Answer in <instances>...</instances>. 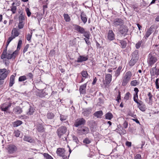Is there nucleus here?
I'll list each match as a JSON object with an SVG mask.
<instances>
[{
	"label": "nucleus",
	"instance_id": "f257e3e1",
	"mask_svg": "<svg viewBox=\"0 0 159 159\" xmlns=\"http://www.w3.org/2000/svg\"><path fill=\"white\" fill-rule=\"evenodd\" d=\"M132 76L131 71H129L125 72L122 78V85L123 86H126L131 79Z\"/></svg>",
	"mask_w": 159,
	"mask_h": 159
},
{
	"label": "nucleus",
	"instance_id": "f03ea898",
	"mask_svg": "<svg viewBox=\"0 0 159 159\" xmlns=\"http://www.w3.org/2000/svg\"><path fill=\"white\" fill-rule=\"evenodd\" d=\"M20 34L18 29L13 28L11 31V36L8 39V43H10L13 39L18 37Z\"/></svg>",
	"mask_w": 159,
	"mask_h": 159
},
{
	"label": "nucleus",
	"instance_id": "7ed1b4c3",
	"mask_svg": "<svg viewBox=\"0 0 159 159\" xmlns=\"http://www.w3.org/2000/svg\"><path fill=\"white\" fill-rule=\"evenodd\" d=\"M66 127L64 126H61L57 129V133L59 137L60 138L66 134L67 131Z\"/></svg>",
	"mask_w": 159,
	"mask_h": 159
},
{
	"label": "nucleus",
	"instance_id": "20e7f679",
	"mask_svg": "<svg viewBox=\"0 0 159 159\" xmlns=\"http://www.w3.org/2000/svg\"><path fill=\"white\" fill-rule=\"evenodd\" d=\"M77 130L78 133L80 135L86 134L89 132V129L85 126H82L79 128Z\"/></svg>",
	"mask_w": 159,
	"mask_h": 159
},
{
	"label": "nucleus",
	"instance_id": "39448f33",
	"mask_svg": "<svg viewBox=\"0 0 159 159\" xmlns=\"http://www.w3.org/2000/svg\"><path fill=\"white\" fill-rule=\"evenodd\" d=\"M157 61V58L152 55V53L149 54L148 58V62L149 66H152Z\"/></svg>",
	"mask_w": 159,
	"mask_h": 159
},
{
	"label": "nucleus",
	"instance_id": "423d86ee",
	"mask_svg": "<svg viewBox=\"0 0 159 159\" xmlns=\"http://www.w3.org/2000/svg\"><path fill=\"white\" fill-rule=\"evenodd\" d=\"M17 54V51H14L12 52V51L8 50V52L5 54L4 58H6L8 60L11 58L15 59Z\"/></svg>",
	"mask_w": 159,
	"mask_h": 159
},
{
	"label": "nucleus",
	"instance_id": "0eeeda50",
	"mask_svg": "<svg viewBox=\"0 0 159 159\" xmlns=\"http://www.w3.org/2000/svg\"><path fill=\"white\" fill-rule=\"evenodd\" d=\"M124 20L120 18H116L113 20L112 24L115 27L121 26L124 24Z\"/></svg>",
	"mask_w": 159,
	"mask_h": 159
},
{
	"label": "nucleus",
	"instance_id": "6e6552de",
	"mask_svg": "<svg viewBox=\"0 0 159 159\" xmlns=\"http://www.w3.org/2000/svg\"><path fill=\"white\" fill-rule=\"evenodd\" d=\"M85 122L86 121L83 118H80L75 121L74 125L75 127H77L80 125H84Z\"/></svg>",
	"mask_w": 159,
	"mask_h": 159
},
{
	"label": "nucleus",
	"instance_id": "1a4fd4ad",
	"mask_svg": "<svg viewBox=\"0 0 159 159\" xmlns=\"http://www.w3.org/2000/svg\"><path fill=\"white\" fill-rule=\"evenodd\" d=\"M8 73L5 68L0 69V78L5 79L7 77Z\"/></svg>",
	"mask_w": 159,
	"mask_h": 159
},
{
	"label": "nucleus",
	"instance_id": "9d476101",
	"mask_svg": "<svg viewBox=\"0 0 159 159\" xmlns=\"http://www.w3.org/2000/svg\"><path fill=\"white\" fill-rule=\"evenodd\" d=\"M66 151L64 148H57L56 153L57 155L60 157H65V155Z\"/></svg>",
	"mask_w": 159,
	"mask_h": 159
},
{
	"label": "nucleus",
	"instance_id": "9b49d317",
	"mask_svg": "<svg viewBox=\"0 0 159 159\" xmlns=\"http://www.w3.org/2000/svg\"><path fill=\"white\" fill-rule=\"evenodd\" d=\"M74 30L80 34H82L84 32L85 29L83 27L77 25H73Z\"/></svg>",
	"mask_w": 159,
	"mask_h": 159
},
{
	"label": "nucleus",
	"instance_id": "f8f14e48",
	"mask_svg": "<svg viewBox=\"0 0 159 159\" xmlns=\"http://www.w3.org/2000/svg\"><path fill=\"white\" fill-rule=\"evenodd\" d=\"M17 148L15 145L11 144L9 145L8 148V151L9 153L12 154L15 152L17 150Z\"/></svg>",
	"mask_w": 159,
	"mask_h": 159
},
{
	"label": "nucleus",
	"instance_id": "ddd939ff",
	"mask_svg": "<svg viewBox=\"0 0 159 159\" xmlns=\"http://www.w3.org/2000/svg\"><path fill=\"white\" fill-rule=\"evenodd\" d=\"M111 75L109 74L106 75L105 76V79L104 84L106 85H108L111 82Z\"/></svg>",
	"mask_w": 159,
	"mask_h": 159
},
{
	"label": "nucleus",
	"instance_id": "4468645a",
	"mask_svg": "<svg viewBox=\"0 0 159 159\" xmlns=\"http://www.w3.org/2000/svg\"><path fill=\"white\" fill-rule=\"evenodd\" d=\"M119 32L123 36H125L128 32L127 27L125 26H122L121 29L119 30Z\"/></svg>",
	"mask_w": 159,
	"mask_h": 159
},
{
	"label": "nucleus",
	"instance_id": "2eb2a0df",
	"mask_svg": "<svg viewBox=\"0 0 159 159\" xmlns=\"http://www.w3.org/2000/svg\"><path fill=\"white\" fill-rule=\"evenodd\" d=\"M107 38L110 41H112L115 39V34L112 30H110L108 31Z\"/></svg>",
	"mask_w": 159,
	"mask_h": 159
},
{
	"label": "nucleus",
	"instance_id": "dca6fc26",
	"mask_svg": "<svg viewBox=\"0 0 159 159\" xmlns=\"http://www.w3.org/2000/svg\"><path fill=\"white\" fill-rule=\"evenodd\" d=\"M87 83L81 85L80 87L79 91L80 94H85L86 93V88Z\"/></svg>",
	"mask_w": 159,
	"mask_h": 159
},
{
	"label": "nucleus",
	"instance_id": "f3484780",
	"mask_svg": "<svg viewBox=\"0 0 159 159\" xmlns=\"http://www.w3.org/2000/svg\"><path fill=\"white\" fill-rule=\"evenodd\" d=\"M138 107L142 111H145L146 110L145 105L142 101H140V102L138 104Z\"/></svg>",
	"mask_w": 159,
	"mask_h": 159
},
{
	"label": "nucleus",
	"instance_id": "a211bd4d",
	"mask_svg": "<svg viewBox=\"0 0 159 159\" xmlns=\"http://www.w3.org/2000/svg\"><path fill=\"white\" fill-rule=\"evenodd\" d=\"M11 106V103H9L8 104L6 103H4L3 105L1 107V110L3 111H6Z\"/></svg>",
	"mask_w": 159,
	"mask_h": 159
},
{
	"label": "nucleus",
	"instance_id": "6ab92c4d",
	"mask_svg": "<svg viewBox=\"0 0 159 159\" xmlns=\"http://www.w3.org/2000/svg\"><path fill=\"white\" fill-rule=\"evenodd\" d=\"M88 59L87 56H80L77 58V62H82L83 61H85Z\"/></svg>",
	"mask_w": 159,
	"mask_h": 159
},
{
	"label": "nucleus",
	"instance_id": "aec40b11",
	"mask_svg": "<svg viewBox=\"0 0 159 159\" xmlns=\"http://www.w3.org/2000/svg\"><path fill=\"white\" fill-rule=\"evenodd\" d=\"M35 111V109L33 107L30 106L27 112V114L28 116L33 115Z\"/></svg>",
	"mask_w": 159,
	"mask_h": 159
},
{
	"label": "nucleus",
	"instance_id": "412c9836",
	"mask_svg": "<svg viewBox=\"0 0 159 159\" xmlns=\"http://www.w3.org/2000/svg\"><path fill=\"white\" fill-rule=\"evenodd\" d=\"M47 95L48 93L46 92V90L44 89L41 92H38L37 94V96L40 98L44 97Z\"/></svg>",
	"mask_w": 159,
	"mask_h": 159
},
{
	"label": "nucleus",
	"instance_id": "4be33fe9",
	"mask_svg": "<svg viewBox=\"0 0 159 159\" xmlns=\"http://www.w3.org/2000/svg\"><path fill=\"white\" fill-rule=\"evenodd\" d=\"M139 51L135 50L132 54V58L138 60L139 59Z\"/></svg>",
	"mask_w": 159,
	"mask_h": 159
},
{
	"label": "nucleus",
	"instance_id": "5701e85b",
	"mask_svg": "<svg viewBox=\"0 0 159 159\" xmlns=\"http://www.w3.org/2000/svg\"><path fill=\"white\" fill-rule=\"evenodd\" d=\"M10 43H8V40H7V44L6 45V47L4 49V50L3 51V52L1 55V59H4V57H5V54H6L7 52V47L9 44Z\"/></svg>",
	"mask_w": 159,
	"mask_h": 159
},
{
	"label": "nucleus",
	"instance_id": "b1692460",
	"mask_svg": "<svg viewBox=\"0 0 159 159\" xmlns=\"http://www.w3.org/2000/svg\"><path fill=\"white\" fill-rule=\"evenodd\" d=\"M80 17L82 21L84 24H85L87 22V18L86 15L84 12L81 13Z\"/></svg>",
	"mask_w": 159,
	"mask_h": 159
},
{
	"label": "nucleus",
	"instance_id": "393cba45",
	"mask_svg": "<svg viewBox=\"0 0 159 159\" xmlns=\"http://www.w3.org/2000/svg\"><path fill=\"white\" fill-rule=\"evenodd\" d=\"M122 67L121 66H119L117 69L115 71V73L114 76L117 78L120 75V73L121 71V69Z\"/></svg>",
	"mask_w": 159,
	"mask_h": 159
},
{
	"label": "nucleus",
	"instance_id": "a878e982",
	"mask_svg": "<svg viewBox=\"0 0 159 159\" xmlns=\"http://www.w3.org/2000/svg\"><path fill=\"white\" fill-rule=\"evenodd\" d=\"M13 112L16 114H20L22 111L21 109L19 107H17L13 109Z\"/></svg>",
	"mask_w": 159,
	"mask_h": 159
},
{
	"label": "nucleus",
	"instance_id": "bb28decb",
	"mask_svg": "<svg viewBox=\"0 0 159 159\" xmlns=\"http://www.w3.org/2000/svg\"><path fill=\"white\" fill-rule=\"evenodd\" d=\"M15 76L14 75H12L10 78V82H9V86L10 87H12L13 84L15 83Z\"/></svg>",
	"mask_w": 159,
	"mask_h": 159
},
{
	"label": "nucleus",
	"instance_id": "cd10ccee",
	"mask_svg": "<svg viewBox=\"0 0 159 159\" xmlns=\"http://www.w3.org/2000/svg\"><path fill=\"white\" fill-rule=\"evenodd\" d=\"M103 115V113L102 111H96L93 114V115L95 116L98 118H101Z\"/></svg>",
	"mask_w": 159,
	"mask_h": 159
},
{
	"label": "nucleus",
	"instance_id": "c85d7f7f",
	"mask_svg": "<svg viewBox=\"0 0 159 159\" xmlns=\"http://www.w3.org/2000/svg\"><path fill=\"white\" fill-rule=\"evenodd\" d=\"M37 130L39 132H43L44 131V129L43 125L39 124L37 125Z\"/></svg>",
	"mask_w": 159,
	"mask_h": 159
},
{
	"label": "nucleus",
	"instance_id": "c756f323",
	"mask_svg": "<svg viewBox=\"0 0 159 159\" xmlns=\"http://www.w3.org/2000/svg\"><path fill=\"white\" fill-rule=\"evenodd\" d=\"M23 140L25 141L31 143L33 142L34 141V140L30 137L26 135L24 136Z\"/></svg>",
	"mask_w": 159,
	"mask_h": 159
},
{
	"label": "nucleus",
	"instance_id": "7c9ffc66",
	"mask_svg": "<svg viewBox=\"0 0 159 159\" xmlns=\"http://www.w3.org/2000/svg\"><path fill=\"white\" fill-rule=\"evenodd\" d=\"M91 109H86L82 112V114L84 116H88L91 113Z\"/></svg>",
	"mask_w": 159,
	"mask_h": 159
},
{
	"label": "nucleus",
	"instance_id": "2f4dec72",
	"mask_svg": "<svg viewBox=\"0 0 159 159\" xmlns=\"http://www.w3.org/2000/svg\"><path fill=\"white\" fill-rule=\"evenodd\" d=\"M120 43L121 45V47L123 49L125 48L127 46V42L124 40H120Z\"/></svg>",
	"mask_w": 159,
	"mask_h": 159
},
{
	"label": "nucleus",
	"instance_id": "473e14b6",
	"mask_svg": "<svg viewBox=\"0 0 159 159\" xmlns=\"http://www.w3.org/2000/svg\"><path fill=\"white\" fill-rule=\"evenodd\" d=\"M105 116V119L109 120H111L113 117V115L110 112L107 113Z\"/></svg>",
	"mask_w": 159,
	"mask_h": 159
},
{
	"label": "nucleus",
	"instance_id": "72a5a7b5",
	"mask_svg": "<svg viewBox=\"0 0 159 159\" xmlns=\"http://www.w3.org/2000/svg\"><path fill=\"white\" fill-rule=\"evenodd\" d=\"M139 84V81L136 80H133L131 81L130 83V85L132 86H135L138 85Z\"/></svg>",
	"mask_w": 159,
	"mask_h": 159
},
{
	"label": "nucleus",
	"instance_id": "f704fd0d",
	"mask_svg": "<svg viewBox=\"0 0 159 159\" xmlns=\"http://www.w3.org/2000/svg\"><path fill=\"white\" fill-rule=\"evenodd\" d=\"M15 4V3L13 2L12 4V6L11 7V10H10L12 11V14H14L16 12V11L17 10V7L16 6H14V5Z\"/></svg>",
	"mask_w": 159,
	"mask_h": 159
},
{
	"label": "nucleus",
	"instance_id": "c9c22d12",
	"mask_svg": "<svg viewBox=\"0 0 159 159\" xmlns=\"http://www.w3.org/2000/svg\"><path fill=\"white\" fill-rule=\"evenodd\" d=\"M137 61V60L136 59L131 58L129 62V64L130 66H133L134 65Z\"/></svg>",
	"mask_w": 159,
	"mask_h": 159
},
{
	"label": "nucleus",
	"instance_id": "e433bc0d",
	"mask_svg": "<svg viewBox=\"0 0 159 159\" xmlns=\"http://www.w3.org/2000/svg\"><path fill=\"white\" fill-rule=\"evenodd\" d=\"M80 74L83 77L85 78V79L87 78L89 76V75L86 70L82 71Z\"/></svg>",
	"mask_w": 159,
	"mask_h": 159
},
{
	"label": "nucleus",
	"instance_id": "4c0bfd02",
	"mask_svg": "<svg viewBox=\"0 0 159 159\" xmlns=\"http://www.w3.org/2000/svg\"><path fill=\"white\" fill-rule=\"evenodd\" d=\"M82 34H83V36L85 37L87 39H89L90 36V33L89 31H85V30L84 32Z\"/></svg>",
	"mask_w": 159,
	"mask_h": 159
},
{
	"label": "nucleus",
	"instance_id": "58836bf2",
	"mask_svg": "<svg viewBox=\"0 0 159 159\" xmlns=\"http://www.w3.org/2000/svg\"><path fill=\"white\" fill-rule=\"evenodd\" d=\"M157 66L151 68L150 70V74L152 76H154L156 75Z\"/></svg>",
	"mask_w": 159,
	"mask_h": 159
},
{
	"label": "nucleus",
	"instance_id": "ea45409f",
	"mask_svg": "<svg viewBox=\"0 0 159 159\" xmlns=\"http://www.w3.org/2000/svg\"><path fill=\"white\" fill-rule=\"evenodd\" d=\"M152 32V29L151 27L148 30L145 34V36L147 38H148Z\"/></svg>",
	"mask_w": 159,
	"mask_h": 159
},
{
	"label": "nucleus",
	"instance_id": "a19ab883",
	"mask_svg": "<svg viewBox=\"0 0 159 159\" xmlns=\"http://www.w3.org/2000/svg\"><path fill=\"white\" fill-rule=\"evenodd\" d=\"M25 20V16L23 13L21 14L19 16V22H23Z\"/></svg>",
	"mask_w": 159,
	"mask_h": 159
},
{
	"label": "nucleus",
	"instance_id": "79ce46f5",
	"mask_svg": "<svg viewBox=\"0 0 159 159\" xmlns=\"http://www.w3.org/2000/svg\"><path fill=\"white\" fill-rule=\"evenodd\" d=\"M55 115L54 114L51 112H49L47 113V117L48 119H52L54 117Z\"/></svg>",
	"mask_w": 159,
	"mask_h": 159
},
{
	"label": "nucleus",
	"instance_id": "37998d69",
	"mask_svg": "<svg viewBox=\"0 0 159 159\" xmlns=\"http://www.w3.org/2000/svg\"><path fill=\"white\" fill-rule=\"evenodd\" d=\"M64 19L66 22H69L70 20V18L68 15L67 14H64L63 15Z\"/></svg>",
	"mask_w": 159,
	"mask_h": 159
},
{
	"label": "nucleus",
	"instance_id": "c03bdc74",
	"mask_svg": "<svg viewBox=\"0 0 159 159\" xmlns=\"http://www.w3.org/2000/svg\"><path fill=\"white\" fill-rule=\"evenodd\" d=\"M22 123V122L21 120H18L14 122L13 126L14 127H16L20 125Z\"/></svg>",
	"mask_w": 159,
	"mask_h": 159
},
{
	"label": "nucleus",
	"instance_id": "a18cd8bd",
	"mask_svg": "<svg viewBox=\"0 0 159 159\" xmlns=\"http://www.w3.org/2000/svg\"><path fill=\"white\" fill-rule=\"evenodd\" d=\"M46 159H53V158L49 154L47 153H42Z\"/></svg>",
	"mask_w": 159,
	"mask_h": 159
},
{
	"label": "nucleus",
	"instance_id": "49530a36",
	"mask_svg": "<svg viewBox=\"0 0 159 159\" xmlns=\"http://www.w3.org/2000/svg\"><path fill=\"white\" fill-rule=\"evenodd\" d=\"M143 43L142 40L139 41L135 44L136 48L137 49L139 48Z\"/></svg>",
	"mask_w": 159,
	"mask_h": 159
},
{
	"label": "nucleus",
	"instance_id": "de8ad7c7",
	"mask_svg": "<svg viewBox=\"0 0 159 159\" xmlns=\"http://www.w3.org/2000/svg\"><path fill=\"white\" fill-rule=\"evenodd\" d=\"M27 79L25 75H23L20 76L18 79L19 81L22 82L24 81Z\"/></svg>",
	"mask_w": 159,
	"mask_h": 159
},
{
	"label": "nucleus",
	"instance_id": "09e8293b",
	"mask_svg": "<svg viewBox=\"0 0 159 159\" xmlns=\"http://www.w3.org/2000/svg\"><path fill=\"white\" fill-rule=\"evenodd\" d=\"M130 96H131L129 92H127L125 94L124 97V98L126 100H127L129 99Z\"/></svg>",
	"mask_w": 159,
	"mask_h": 159
},
{
	"label": "nucleus",
	"instance_id": "8fccbe9b",
	"mask_svg": "<svg viewBox=\"0 0 159 159\" xmlns=\"http://www.w3.org/2000/svg\"><path fill=\"white\" fill-rule=\"evenodd\" d=\"M67 116L62 115H60V120L61 121H63L67 119Z\"/></svg>",
	"mask_w": 159,
	"mask_h": 159
},
{
	"label": "nucleus",
	"instance_id": "3c124183",
	"mask_svg": "<svg viewBox=\"0 0 159 159\" xmlns=\"http://www.w3.org/2000/svg\"><path fill=\"white\" fill-rule=\"evenodd\" d=\"M91 142V141L88 138L85 139L83 141V143L87 144H89Z\"/></svg>",
	"mask_w": 159,
	"mask_h": 159
},
{
	"label": "nucleus",
	"instance_id": "603ef678",
	"mask_svg": "<svg viewBox=\"0 0 159 159\" xmlns=\"http://www.w3.org/2000/svg\"><path fill=\"white\" fill-rule=\"evenodd\" d=\"M121 96H120V92H118V94L117 95L116 99V100L117 102L118 103L120 102V100H121Z\"/></svg>",
	"mask_w": 159,
	"mask_h": 159
},
{
	"label": "nucleus",
	"instance_id": "864d4df0",
	"mask_svg": "<svg viewBox=\"0 0 159 159\" xmlns=\"http://www.w3.org/2000/svg\"><path fill=\"white\" fill-rule=\"evenodd\" d=\"M148 96L149 97V99L150 102H152V95L151 94L150 92H148Z\"/></svg>",
	"mask_w": 159,
	"mask_h": 159
},
{
	"label": "nucleus",
	"instance_id": "5fc2aeb1",
	"mask_svg": "<svg viewBox=\"0 0 159 159\" xmlns=\"http://www.w3.org/2000/svg\"><path fill=\"white\" fill-rule=\"evenodd\" d=\"M24 26V24L23 23V22H19L18 27L19 29H21L23 28Z\"/></svg>",
	"mask_w": 159,
	"mask_h": 159
},
{
	"label": "nucleus",
	"instance_id": "6e6d98bb",
	"mask_svg": "<svg viewBox=\"0 0 159 159\" xmlns=\"http://www.w3.org/2000/svg\"><path fill=\"white\" fill-rule=\"evenodd\" d=\"M20 131L18 130L15 131H14L15 136L17 137H19L20 134Z\"/></svg>",
	"mask_w": 159,
	"mask_h": 159
},
{
	"label": "nucleus",
	"instance_id": "4d7b16f0",
	"mask_svg": "<svg viewBox=\"0 0 159 159\" xmlns=\"http://www.w3.org/2000/svg\"><path fill=\"white\" fill-rule=\"evenodd\" d=\"M73 140L76 143L79 144V141L78 139V138L76 136L74 135L73 136Z\"/></svg>",
	"mask_w": 159,
	"mask_h": 159
},
{
	"label": "nucleus",
	"instance_id": "13d9d810",
	"mask_svg": "<svg viewBox=\"0 0 159 159\" xmlns=\"http://www.w3.org/2000/svg\"><path fill=\"white\" fill-rule=\"evenodd\" d=\"M25 11H26L27 16L28 17H30V16L31 14V12L30 11V9L28 8H26L25 9Z\"/></svg>",
	"mask_w": 159,
	"mask_h": 159
},
{
	"label": "nucleus",
	"instance_id": "bf43d9fd",
	"mask_svg": "<svg viewBox=\"0 0 159 159\" xmlns=\"http://www.w3.org/2000/svg\"><path fill=\"white\" fill-rule=\"evenodd\" d=\"M29 46V44H27L26 45L25 47L24 48L23 51V52L24 53H25L27 51Z\"/></svg>",
	"mask_w": 159,
	"mask_h": 159
},
{
	"label": "nucleus",
	"instance_id": "052dcab7",
	"mask_svg": "<svg viewBox=\"0 0 159 159\" xmlns=\"http://www.w3.org/2000/svg\"><path fill=\"white\" fill-rule=\"evenodd\" d=\"M27 76L29 77L30 79L33 80V75L31 73H29L27 74Z\"/></svg>",
	"mask_w": 159,
	"mask_h": 159
},
{
	"label": "nucleus",
	"instance_id": "680f3d73",
	"mask_svg": "<svg viewBox=\"0 0 159 159\" xmlns=\"http://www.w3.org/2000/svg\"><path fill=\"white\" fill-rule=\"evenodd\" d=\"M159 79L158 78L155 81V84L156 88L158 89H159V85L158 84V81Z\"/></svg>",
	"mask_w": 159,
	"mask_h": 159
},
{
	"label": "nucleus",
	"instance_id": "e2e57ef3",
	"mask_svg": "<svg viewBox=\"0 0 159 159\" xmlns=\"http://www.w3.org/2000/svg\"><path fill=\"white\" fill-rule=\"evenodd\" d=\"M32 33H31V34H28L27 35V37H26V39L27 40L30 41V40L31 38L32 37Z\"/></svg>",
	"mask_w": 159,
	"mask_h": 159
},
{
	"label": "nucleus",
	"instance_id": "0e129e2a",
	"mask_svg": "<svg viewBox=\"0 0 159 159\" xmlns=\"http://www.w3.org/2000/svg\"><path fill=\"white\" fill-rule=\"evenodd\" d=\"M134 159H141V155L140 154H137L134 157Z\"/></svg>",
	"mask_w": 159,
	"mask_h": 159
},
{
	"label": "nucleus",
	"instance_id": "69168bd1",
	"mask_svg": "<svg viewBox=\"0 0 159 159\" xmlns=\"http://www.w3.org/2000/svg\"><path fill=\"white\" fill-rule=\"evenodd\" d=\"M125 145L128 147H130L131 146V143L128 141H126L125 143Z\"/></svg>",
	"mask_w": 159,
	"mask_h": 159
},
{
	"label": "nucleus",
	"instance_id": "338daca9",
	"mask_svg": "<svg viewBox=\"0 0 159 159\" xmlns=\"http://www.w3.org/2000/svg\"><path fill=\"white\" fill-rule=\"evenodd\" d=\"M128 125V122L125 121L123 124V126L125 128H126Z\"/></svg>",
	"mask_w": 159,
	"mask_h": 159
},
{
	"label": "nucleus",
	"instance_id": "774afa93",
	"mask_svg": "<svg viewBox=\"0 0 159 159\" xmlns=\"http://www.w3.org/2000/svg\"><path fill=\"white\" fill-rule=\"evenodd\" d=\"M41 84H43L42 83H38L37 84V89L39 90H41V88L40 87V86Z\"/></svg>",
	"mask_w": 159,
	"mask_h": 159
}]
</instances>
